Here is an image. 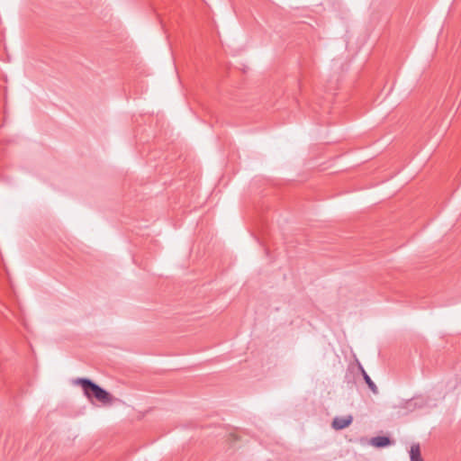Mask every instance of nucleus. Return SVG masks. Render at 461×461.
<instances>
[{
    "label": "nucleus",
    "mask_w": 461,
    "mask_h": 461,
    "mask_svg": "<svg viewBox=\"0 0 461 461\" xmlns=\"http://www.w3.org/2000/svg\"><path fill=\"white\" fill-rule=\"evenodd\" d=\"M371 444L376 447H384L390 444V438L385 436H377L371 438Z\"/></svg>",
    "instance_id": "4"
},
{
    "label": "nucleus",
    "mask_w": 461,
    "mask_h": 461,
    "mask_svg": "<svg viewBox=\"0 0 461 461\" xmlns=\"http://www.w3.org/2000/svg\"><path fill=\"white\" fill-rule=\"evenodd\" d=\"M353 417L351 415L345 417H335L332 421V428L335 429H343L352 423Z\"/></svg>",
    "instance_id": "2"
},
{
    "label": "nucleus",
    "mask_w": 461,
    "mask_h": 461,
    "mask_svg": "<svg viewBox=\"0 0 461 461\" xmlns=\"http://www.w3.org/2000/svg\"><path fill=\"white\" fill-rule=\"evenodd\" d=\"M410 459H411V461H423V458H422L421 453H420V444L414 443L411 446Z\"/></svg>",
    "instance_id": "3"
},
{
    "label": "nucleus",
    "mask_w": 461,
    "mask_h": 461,
    "mask_svg": "<svg viewBox=\"0 0 461 461\" xmlns=\"http://www.w3.org/2000/svg\"><path fill=\"white\" fill-rule=\"evenodd\" d=\"M359 368L361 370V373H362V375H363V378L365 380V382L366 383L368 388L374 393H378V388L377 386L375 385V384L372 381V379L370 378V376L366 374V372L365 371V369L359 366Z\"/></svg>",
    "instance_id": "5"
},
{
    "label": "nucleus",
    "mask_w": 461,
    "mask_h": 461,
    "mask_svg": "<svg viewBox=\"0 0 461 461\" xmlns=\"http://www.w3.org/2000/svg\"><path fill=\"white\" fill-rule=\"evenodd\" d=\"M75 384L81 385L85 395L88 399L95 397L97 401L104 404L112 402V395L107 391L100 387L98 384H95L90 379L77 378L75 381Z\"/></svg>",
    "instance_id": "1"
},
{
    "label": "nucleus",
    "mask_w": 461,
    "mask_h": 461,
    "mask_svg": "<svg viewBox=\"0 0 461 461\" xmlns=\"http://www.w3.org/2000/svg\"><path fill=\"white\" fill-rule=\"evenodd\" d=\"M424 405V402L421 399L414 398L408 402L409 407H419L421 408Z\"/></svg>",
    "instance_id": "6"
}]
</instances>
